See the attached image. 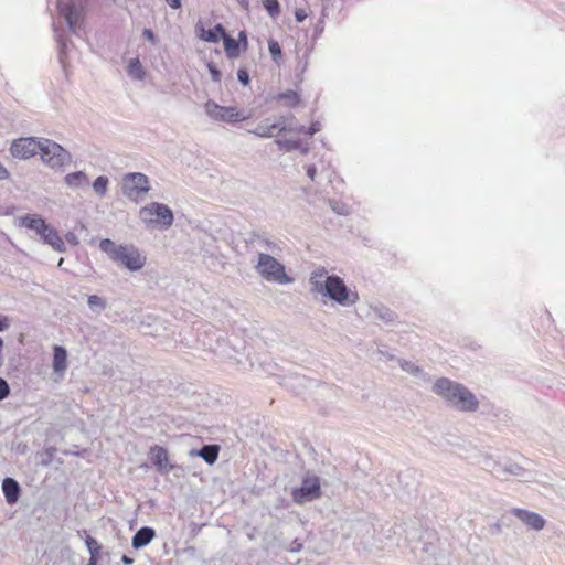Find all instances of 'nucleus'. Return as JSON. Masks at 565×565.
<instances>
[{"mask_svg": "<svg viewBox=\"0 0 565 565\" xmlns=\"http://www.w3.org/2000/svg\"><path fill=\"white\" fill-rule=\"evenodd\" d=\"M323 268L317 269L312 273L309 279L310 290L315 294H320L342 307H350L356 303L359 295L348 288L343 279L337 275L326 276Z\"/></svg>", "mask_w": 565, "mask_h": 565, "instance_id": "f257e3e1", "label": "nucleus"}, {"mask_svg": "<svg viewBox=\"0 0 565 565\" xmlns=\"http://www.w3.org/2000/svg\"><path fill=\"white\" fill-rule=\"evenodd\" d=\"M102 252L116 264L130 271H138L146 265L147 257L132 244H116L109 238L99 243Z\"/></svg>", "mask_w": 565, "mask_h": 565, "instance_id": "f03ea898", "label": "nucleus"}, {"mask_svg": "<svg viewBox=\"0 0 565 565\" xmlns=\"http://www.w3.org/2000/svg\"><path fill=\"white\" fill-rule=\"evenodd\" d=\"M20 227L33 231L43 244L50 245L54 250L64 253L66 246L57 231L39 214H26L17 220Z\"/></svg>", "mask_w": 565, "mask_h": 565, "instance_id": "7ed1b4c3", "label": "nucleus"}, {"mask_svg": "<svg viewBox=\"0 0 565 565\" xmlns=\"http://www.w3.org/2000/svg\"><path fill=\"white\" fill-rule=\"evenodd\" d=\"M255 270L263 279L269 282L287 285L292 281V278L286 273L285 265L267 253H258Z\"/></svg>", "mask_w": 565, "mask_h": 565, "instance_id": "20e7f679", "label": "nucleus"}, {"mask_svg": "<svg viewBox=\"0 0 565 565\" xmlns=\"http://www.w3.org/2000/svg\"><path fill=\"white\" fill-rule=\"evenodd\" d=\"M122 194L130 201L140 202L150 190L149 178L141 172H129L122 178Z\"/></svg>", "mask_w": 565, "mask_h": 565, "instance_id": "39448f33", "label": "nucleus"}, {"mask_svg": "<svg viewBox=\"0 0 565 565\" xmlns=\"http://www.w3.org/2000/svg\"><path fill=\"white\" fill-rule=\"evenodd\" d=\"M139 215L145 223L159 225L162 228H169L174 221L172 210L168 205L158 202L141 207Z\"/></svg>", "mask_w": 565, "mask_h": 565, "instance_id": "423d86ee", "label": "nucleus"}, {"mask_svg": "<svg viewBox=\"0 0 565 565\" xmlns=\"http://www.w3.org/2000/svg\"><path fill=\"white\" fill-rule=\"evenodd\" d=\"M38 153L53 169L61 168L71 160V154L61 145L45 138H41Z\"/></svg>", "mask_w": 565, "mask_h": 565, "instance_id": "0eeeda50", "label": "nucleus"}, {"mask_svg": "<svg viewBox=\"0 0 565 565\" xmlns=\"http://www.w3.org/2000/svg\"><path fill=\"white\" fill-rule=\"evenodd\" d=\"M321 495L320 480L317 476L307 475L299 488L291 491L292 500L298 504L313 501Z\"/></svg>", "mask_w": 565, "mask_h": 565, "instance_id": "6e6552de", "label": "nucleus"}, {"mask_svg": "<svg viewBox=\"0 0 565 565\" xmlns=\"http://www.w3.org/2000/svg\"><path fill=\"white\" fill-rule=\"evenodd\" d=\"M205 113L214 120L224 122H238L245 119V116L236 107H225L209 100L205 104Z\"/></svg>", "mask_w": 565, "mask_h": 565, "instance_id": "1a4fd4ad", "label": "nucleus"}, {"mask_svg": "<svg viewBox=\"0 0 565 565\" xmlns=\"http://www.w3.org/2000/svg\"><path fill=\"white\" fill-rule=\"evenodd\" d=\"M57 8L61 15L65 19L68 30L75 35H79L84 21L83 10L71 1L58 2Z\"/></svg>", "mask_w": 565, "mask_h": 565, "instance_id": "9d476101", "label": "nucleus"}, {"mask_svg": "<svg viewBox=\"0 0 565 565\" xmlns=\"http://www.w3.org/2000/svg\"><path fill=\"white\" fill-rule=\"evenodd\" d=\"M41 138L29 137L20 138L13 141L10 152L14 158L28 159L39 152Z\"/></svg>", "mask_w": 565, "mask_h": 565, "instance_id": "9b49d317", "label": "nucleus"}, {"mask_svg": "<svg viewBox=\"0 0 565 565\" xmlns=\"http://www.w3.org/2000/svg\"><path fill=\"white\" fill-rule=\"evenodd\" d=\"M449 406L460 412L472 413L479 408V401L470 390L461 384Z\"/></svg>", "mask_w": 565, "mask_h": 565, "instance_id": "f8f14e48", "label": "nucleus"}, {"mask_svg": "<svg viewBox=\"0 0 565 565\" xmlns=\"http://www.w3.org/2000/svg\"><path fill=\"white\" fill-rule=\"evenodd\" d=\"M460 386L461 384L458 382L448 377H440L434 383L431 391L449 405Z\"/></svg>", "mask_w": 565, "mask_h": 565, "instance_id": "ddd939ff", "label": "nucleus"}, {"mask_svg": "<svg viewBox=\"0 0 565 565\" xmlns=\"http://www.w3.org/2000/svg\"><path fill=\"white\" fill-rule=\"evenodd\" d=\"M484 468L490 470L495 476H505V475H512L516 477H523L524 476V469L516 465L511 462H498L490 458H487L484 460Z\"/></svg>", "mask_w": 565, "mask_h": 565, "instance_id": "4468645a", "label": "nucleus"}, {"mask_svg": "<svg viewBox=\"0 0 565 565\" xmlns=\"http://www.w3.org/2000/svg\"><path fill=\"white\" fill-rule=\"evenodd\" d=\"M512 514L515 515L520 521H522L530 529L540 531L545 526V520L540 514L527 511L520 508L512 509Z\"/></svg>", "mask_w": 565, "mask_h": 565, "instance_id": "2eb2a0df", "label": "nucleus"}, {"mask_svg": "<svg viewBox=\"0 0 565 565\" xmlns=\"http://www.w3.org/2000/svg\"><path fill=\"white\" fill-rule=\"evenodd\" d=\"M195 29L199 38L209 43H217L227 34L225 28L221 23H217L214 29L205 30L200 22L196 24Z\"/></svg>", "mask_w": 565, "mask_h": 565, "instance_id": "dca6fc26", "label": "nucleus"}, {"mask_svg": "<svg viewBox=\"0 0 565 565\" xmlns=\"http://www.w3.org/2000/svg\"><path fill=\"white\" fill-rule=\"evenodd\" d=\"M2 492L7 503L14 504L20 498L21 488L17 480L7 477L2 481Z\"/></svg>", "mask_w": 565, "mask_h": 565, "instance_id": "f3484780", "label": "nucleus"}, {"mask_svg": "<svg viewBox=\"0 0 565 565\" xmlns=\"http://www.w3.org/2000/svg\"><path fill=\"white\" fill-rule=\"evenodd\" d=\"M156 536L154 529L150 526L140 527L131 540V545L135 550H140L147 546Z\"/></svg>", "mask_w": 565, "mask_h": 565, "instance_id": "a211bd4d", "label": "nucleus"}, {"mask_svg": "<svg viewBox=\"0 0 565 565\" xmlns=\"http://www.w3.org/2000/svg\"><path fill=\"white\" fill-rule=\"evenodd\" d=\"M152 463L159 471L168 472L172 466L168 467V451L160 446H154L150 450Z\"/></svg>", "mask_w": 565, "mask_h": 565, "instance_id": "6ab92c4d", "label": "nucleus"}, {"mask_svg": "<svg viewBox=\"0 0 565 565\" xmlns=\"http://www.w3.org/2000/svg\"><path fill=\"white\" fill-rule=\"evenodd\" d=\"M220 454V446L218 445H204L202 448L198 450H191V456H198L202 458L206 463L213 465Z\"/></svg>", "mask_w": 565, "mask_h": 565, "instance_id": "aec40b11", "label": "nucleus"}, {"mask_svg": "<svg viewBox=\"0 0 565 565\" xmlns=\"http://www.w3.org/2000/svg\"><path fill=\"white\" fill-rule=\"evenodd\" d=\"M276 143L280 150L286 152L299 150L302 154H308L310 151L308 143H303L299 139H277Z\"/></svg>", "mask_w": 565, "mask_h": 565, "instance_id": "412c9836", "label": "nucleus"}, {"mask_svg": "<svg viewBox=\"0 0 565 565\" xmlns=\"http://www.w3.org/2000/svg\"><path fill=\"white\" fill-rule=\"evenodd\" d=\"M67 369V351L64 347L55 345L53 349V370L55 373H64Z\"/></svg>", "mask_w": 565, "mask_h": 565, "instance_id": "4be33fe9", "label": "nucleus"}, {"mask_svg": "<svg viewBox=\"0 0 565 565\" xmlns=\"http://www.w3.org/2000/svg\"><path fill=\"white\" fill-rule=\"evenodd\" d=\"M252 244H257L258 247L263 248L267 254L278 255L281 252L280 246L274 242L268 239L263 235H254L250 239Z\"/></svg>", "mask_w": 565, "mask_h": 565, "instance_id": "5701e85b", "label": "nucleus"}, {"mask_svg": "<svg viewBox=\"0 0 565 565\" xmlns=\"http://www.w3.org/2000/svg\"><path fill=\"white\" fill-rule=\"evenodd\" d=\"M397 363L401 366V369L403 371H405L406 373H409L413 376L418 377L423 381L429 380L427 373H425L424 370L422 367H419L418 365H416L414 362L405 360V359H398Z\"/></svg>", "mask_w": 565, "mask_h": 565, "instance_id": "b1692460", "label": "nucleus"}, {"mask_svg": "<svg viewBox=\"0 0 565 565\" xmlns=\"http://www.w3.org/2000/svg\"><path fill=\"white\" fill-rule=\"evenodd\" d=\"M127 74L136 81H142L146 72L138 57L131 58L127 66Z\"/></svg>", "mask_w": 565, "mask_h": 565, "instance_id": "393cba45", "label": "nucleus"}, {"mask_svg": "<svg viewBox=\"0 0 565 565\" xmlns=\"http://www.w3.org/2000/svg\"><path fill=\"white\" fill-rule=\"evenodd\" d=\"M224 50L228 58H236L241 54L239 43L235 39L226 34L223 38Z\"/></svg>", "mask_w": 565, "mask_h": 565, "instance_id": "a878e982", "label": "nucleus"}, {"mask_svg": "<svg viewBox=\"0 0 565 565\" xmlns=\"http://www.w3.org/2000/svg\"><path fill=\"white\" fill-rule=\"evenodd\" d=\"M280 127V121L271 125L260 124L252 132L262 138H271L275 136V131Z\"/></svg>", "mask_w": 565, "mask_h": 565, "instance_id": "bb28decb", "label": "nucleus"}, {"mask_svg": "<svg viewBox=\"0 0 565 565\" xmlns=\"http://www.w3.org/2000/svg\"><path fill=\"white\" fill-rule=\"evenodd\" d=\"M65 182L71 188H79L83 184H86L88 182V178L85 172L76 171V172L68 173L65 177Z\"/></svg>", "mask_w": 565, "mask_h": 565, "instance_id": "cd10ccee", "label": "nucleus"}, {"mask_svg": "<svg viewBox=\"0 0 565 565\" xmlns=\"http://www.w3.org/2000/svg\"><path fill=\"white\" fill-rule=\"evenodd\" d=\"M372 311L375 319H380L384 322H392L396 317L394 311L384 306H375L372 308Z\"/></svg>", "mask_w": 565, "mask_h": 565, "instance_id": "c85d7f7f", "label": "nucleus"}, {"mask_svg": "<svg viewBox=\"0 0 565 565\" xmlns=\"http://www.w3.org/2000/svg\"><path fill=\"white\" fill-rule=\"evenodd\" d=\"M277 99L282 102L285 106L295 107L300 102V96L295 90H286L278 94Z\"/></svg>", "mask_w": 565, "mask_h": 565, "instance_id": "c756f323", "label": "nucleus"}, {"mask_svg": "<svg viewBox=\"0 0 565 565\" xmlns=\"http://www.w3.org/2000/svg\"><path fill=\"white\" fill-rule=\"evenodd\" d=\"M87 305L89 309L95 313H100L107 307L106 300L97 295L88 296Z\"/></svg>", "mask_w": 565, "mask_h": 565, "instance_id": "7c9ffc66", "label": "nucleus"}, {"mask_svg": "<svg viewBox=\"0 0 565 565\" xmlns=\"http://www.w3.org/2000/svg\"><path fill=\"white\" fill-rule=\"evenodd\" d=\"M77 535L81 539H84L86 547H87L89 553H92V551H96L98 548H103L102 544H99L96 539H94L89 534H87L86 530L78 531Z\"/></svg>", "mask_w": 565, "mask_h": 565, "instance_id": "2f4dec72", "label": "nucleus"}, {"mask_svg": "<svg viewBox=\"0 0 565 565\" xmlns=\"http://www.w3.org/2000/svg\"><path fill=\"white\" fill-rule=\"evenodd\" d=\"M108 183L109 180L106 175H99L95 179L93 189L99 196H104L106 194Z\"/></svg>", "mask_w": 565, "mask_h": 565, "instance_id": "473e14b6", "label": "nucleus"}, {"mask_svg": "<svg viewBox=\"0 0 565 565\" xmlns=\"http://www.w3.org/2000/svg\"><path fill=\"white\" fill-rule=\"evenodd\" d=\"M263 6L273 19L280 14V3L278 0H263Z\"/></svg>", "mask_w": 565, "mask_h": 565, "instance_id": "72a5a7b5", "label": "nucleus"}, {"mask_svg": "<svg viewBox=\"0 0 565 565\" xmlns=\"http://www.w3.org/2000/svg\"><path fill=\"white\" fill-rule=\"evenodd\" d=\"M329 205L331 210L339 215H349L351 212V207L341 201L330 200Z\"/></svg>", "mask_w": 565, "mask_h": 565, "instance_id": "f704fd0d", "label": "nucleus"}, {"mask_svg": "<svg viewBox=\"0 0 565 565\" xmlns=\"http://www.w3.org/2000/svg\"><path fill=\"white\" fill-rule=\"evenodd\" d=\"M268 50H269L273 61L278 63L282 57V51H281L279 43L275 40H269Z\"/></svg>", "mask_w": 565, "mask_h": 565, "instance_id": "c9c22d12", "label": "nucleus"}, {"mask_svg": "<svg viewBox=\"0 0 565 565\" xmlns=\"http://www.w3.org/2000/svg\"><path fill=\"white\" fill-rule=\"evenodd\" d=\"M296 130H297L298 134L313 136L315 134H317L318 131L321 130V124L319 121H315V122L311 124L310 127H305L302 125H299L296 128Z\"/></svg>", "mask_w": 565, "mask_h": 565, "instance_id": "e433bc0d", "label": "nucleus"}, {"mask_svg": "<svg viewBox=\"0 0 565 565\" xmlns=\"http://www.w3.org/2000/svg\"><path fill=\"white\" fill-rule=\"evenodd\" d=\"M284 548L290 553H299L303 548V541L296 537L289 544L284 545Z\"/></svg>", "mask_w": 565, "mask_h": 565, "instance_id": "4c0bfd02", "label": "nucleus"}, {"mask_svg": "<svg viewBox=\"0 0 565 565\" xmlns=\"http://www.w3.org/2000/svg\"><path fill=\"white\" fill-rule=\"evenodd\" d=\"M55 36H56V41H57L58 49H60V61H61V63H64V55H65L66 49H67V40L65 38H63L61 34H58L57 32H56Z\"/></svg>", "mask_w": 565, "mask_h": 565, "instance_id": "58836bf2", "label": "nucleus"}, {"mask_svg": "<svg viewBox=\"0 0 565 565\" xmlns=\"http://www.w3.org/2000/svg\"><path fill=\"white\" fill-rule=\"evenodd\" d=\"M207 68L211 74L212 81L215 83H220L222 79V73L217 68V66L214 63L210 62L207 63Z\"/></svg>", "mask_w": 565, "mask_h": 565, "instance_id": "ea45409f", "label": "nucleus"}, {"mask_svg": "<svg viewBox=\"0 0 565 565\" xmlns=\"http://www.w3.org/2000/svg\"><path fill=\"white\" fill-rule=\"evenodd\" d=\"M374 354H376L379 358V360H387V361H396L398 360V358H396L394 354H392L391 352H388L387 350H383L381 348H377L376 351L374 352Z\"/></svg>", "mask_w": 565, "mask_h": 565, "instance_id": "a19ab883", "label": "nucleus"}, {"mask_svg": "<svg viewBox=\"0 0 565 565\" xmlns=\"http://www.w3.org/2000/svg\"><path fill=\"white\" fill-rule=\"evenodd\" d=\"M10 386L8 382L0 377V401L6 399L10 395Z\"/></svg>", "mask_w": 565, "mask_h": 565, "instance_id": "79ce46f5", "label": "nucleus"}, {"mask_svg": "<svg viewBox=\"0 0 565 565\" xmlns=\"http://www.w3.org/2000/svg\"><path fill=\"white\" fill-rule=\"evenodd\" d=\"M237 79L243 86H247L249 84V74L245 68H239L237 71Z\"/></svg>", "mask_w": 565, "mask_h": 565, "instance_id": "37998d69", "label": "nucleus"}, {"mask_svg": "<svg viewBox=\"0 0 565 565\" xmlns=\"http://www.w3.org/2000/svg\"><path fill=\"white\" fill-rule=\"evenodd\" d=\"M236 42L239 43L241 50L245 51L247 49L248 41H247V34L245 31H241L238 33V40H236Z\"/></svg>", "mask_w": 565, "mask_h": 565, "instance_id": "c03bdc74", "label": "nucleus"}, {"mask_svg": "<svg viewBox=\"0 0 565 565\" xmlns=\"http://www.w3.org/2000/svg\"><path fill=\"white\" fill-rule=\"evenodd\" d=\"M280 121V127H278V131H294V132H297L296 128L299 126V125H286L284 121V117H280V119L278 120Z\"/></svg>", "mask_w": 565, "mask_h": 565, "instance_id": "a18cd8bd", "label": "nucleus"}, {"mask_svg": "<svg viewBox=\"0 0 565 565\" xmlns=\"http://www.w3.org/2000/svg\"><path fill=\"white\" fill-rule=\"evenodd\" d=\"M142 34L147 40H149L151 43L156 44L157 36L151 29H148V28L143 29Z\"/></svg>", "mask_w": 565, "mask_h": 565, "instance_id": "49530a36", "label": "nucleus"}, {"mask_svg": "<svg viewBox=\"0 0 565 565\" xmlns=\"http://www.w3.org/2000/svg\"><path fill=\"white\" fill-rule=\"evenodd\" d=\"M307 17H308V13L305 9H297L295 11V19L297 22H303Z\"/></svg>", "mask_w": 565, "mask_h": 565, "instance_id": "de8ad7c7", "label": "nucleus"}, {"mask_svg": "<svg viewBox=\"0 0 565 565\" xmlns=\"http://www.w3.org/2000/svg\"><path fill=\"white\" fill-rule=\"evenodd\" d=\"M306 173L311 181H315L317 174V168L315 164H309L306 167Z\"/></svg>", "mask_w": 565, "mask_h": 565, "instance_id": "09e8293b", "label": "nucleus"}, {"mask_svg": "<svg viewBox=\"0 0 565 565\" xmlns=\"http://www.w3.org/2000/svg\"><path fill=\"white\" fill-rule=\"evenodd\" d=\"M9 327V319L4 316H0V332L4 331Z\"/></svg>", "mask_w": 565, "mask_h": 565, "instance_id": "8fccbe9b", "label": "nucleus"}, {"mask_svg": "<svg viewBox=\"0 0 565 565\" xmlns=\"http://www.w3.org/2000/svg\"><path fill=\"white\" fill-rule=\"evenodd\" d=\"M323 24H324V22H323L322 19L317 23V25L315 28V35L316 36L320 35L323 32V29H324Z\"/></svg>", "mask_w": 565, "mask_h": 565, "instance_id": "3c124183", "label": "nucleus"}, {"mask_svg": "<svg viewBox=\"0 0 565 565\" xmlns=\"http://www.w3.org/2000/svg\"><path fill=\"white\" fill-rule=\"evenodd\" d=\"M66 241L70 244H72V245H77L78 244L77 236L74 233H67L66 234Z\"/></svg>", "mask_w": 565, "mask_h": 565, "instance_id": "603ef678", "label": "nucleus"}, {"mask_svg": "<svg viewBox=\"0 0 565 565\" xmlns=\"http://www.w3.org/2000/svg\"><path fill=\"white\" fill-rule=\"evenodd\" d=\"M166 2L171 7L172 9H180L182 6L181 0H166Z\"/></svg>", "mask_w": 565, "mask_h": 565, "instance_id": "864d4df0", "label": "nucleus"}, {"mask_svg": "<svg viewBox=\"0 0 565 565\" xmlns=\"http://www.w3.org/2000/svg\"><path fill=\"white\" fill-rule=\"evenodd\" d=\"M102 555H103L102 548H98L96 551H92V553H89L90 558L96 559L98 562L102 559Z\"/></svg>", "mask_w": 565, "mask_h": 565, "instance_id": "5fc2aeb1", "label": "nucleus"}, {"mask_svg": "<svg viewBox=\"0 0 565 565\" xmlns=\"http://www.w3.org/2000/svg\"><path fill=\"white\" fill-rule=\"evenodd\" d=\"M9 177V171L0 163V180H7Z\"/></svg>", "mask_w": 565, "mask_h": 565, "instance_id": "6e6d98bb", "label": "nucleus"}, {"mask_svg": "<svg viewBox=\"0 0 565 565\" xmlns=\"http://www.w3.org/2000/svg\"><path fill=\"white\" fill-rule=\"evenodd\" d=\"M121 562L125 564V565H131L134 564V558L128 556V555H122L121 556Z\"/></svg>", "mask_w": 565, "mask_h": 565, "instance_id": "4d7b16f0", "label": "nucleus"}, {"mask_svg": "<svg viewBox=\"0 0 565 565\" xmlns=\"http://www.w3.org/2000/svg\"><path fill=\"white\" fill-rule=\"evenodd\" d=\"M238 2V4L245 9V10H248V7H249V1L248 0H236Z\"/></svg>", "mask_w": 565, "mask_h": 565, "instance_id": "13d9d810", "label": "nucleus"}, {"mask_svg": "<svg viewBox=\"0 0 565 565\" xmlns=\"http://www.w3.org/2000/svg\"><path fill=\"white\" fill-rule=\"evenodd\" d=\"M63 262H64V259H63V258H61V259L58 260L57 266H58V267H61V266L63 265Z\"/></svg>", "mask_w": 565, "mask_h": 565, "instance_id": "bf43d9fd", "label": "nucleus"}]
</instances>
